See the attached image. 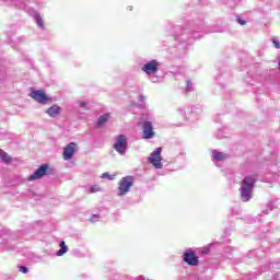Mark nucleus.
<instances>
[{
  "label": "nucleus",
  "instance_id": "obj_3",
  "mask_svg": "<svg viewBox=\"0 0 280 280\" xmlns=\"http://www.w3.org/2000/svg\"><path fill=\"white\" fill-rule=\"evenodd\" d=\"M161 152H163V149L158 148V149H155V151H153L151 153V155L148 159L149 163H151V165H153V167H155V170L163 168V163L161 162V161H163V158L161 156Z\"/></svg>",
  "mask_w": 280,
  "mask_h": 280
},
{
  "label": "nucleus",
  "instance_id": "obj_20",
  "mask_svg": "<svg viewBox=\"0 0 280 280\" xmlns=\"http://www.w3.org/2000/svg\"><path fill=\"white\" fill-rule=\"evenodd\" d=\"M20 272H23V275H27L28 270H27V267L25 266H20Z\"/></svg>",
  "mask_w": 280,
  "mask_h": 280
},
{
  "label": "nucleus",
  "instance_id": "obj_18",
  "mask_svg": "<svg viewBox=\"0 0 280 280\" xmlns=\"http://www.w3.org/2000/svg\"><path fill=\"white\" fill-rule=\"evenodd\" d=\"M271 43L273 44L276 49H280V42H279V39H277V37H272Z\"/></svg>",
  "mask_w": 280,
  "mask_h": 280
},
{
  "label": "nucleus",
  "instance_id": "obj_14",
  "mask_svg": "<svg viewBox=\"0 0 280 280\" xmlns=\"http://www.w3.org/2000/svg\"><path fill=\"white\" fill-rule=\"evenodd\" d=\"M109 118H110V114H104L103 116H101L97 121L98 126L100 127L104 126V124H106Z\"/></svg>",
  "mask_w": 280,
  "mask_h": 280
},
{
  "label": "nucleus",
  "instance_id": "obj_4",
  "mask_svg": "<svg viewBox=\"0 0 280 280\" xmlns=\"http://www.w3.org/2000/svg\"><path fill=\"white\" fill-rule=\"evenodd\" d=\"M30 97L38 104H49V97H47V94L43 90L31 91Z\"/></svg>",
  "mask_w": 280,
  "mask_h": 280
},
{
  "label": "nucleus",
  "instance_id": "obj_13",
  "mask_svg": "<svg viewBox=\"0 0 280 280\" xmlns=\"http://www.w3.org/2000/svg\"><path fill=\"white\" fill-rule=\"evenodd\" d=\"M0 159L4 163H12V158L3 150L0 149Z\"/></svg>",
  "mask_w": 280,
  "mask_h": 280
},
{
  "label": "nucleus",
  "instance_id": "obj_6",
  "mask_svg": "<svg viewBox=\"0 0 280 280\" xmlns=\"http://www.w3.org/2000/svg\"><path fill=\"white\" fill-rule=\"evenodd\" d=\"M126 148H128V140L126 139V136L119 135L116 143L114 144V150H116L118 154H126Z\"/></svg>",
  "mask_w": 280,
  "mask_h": 280
},
{
  "label": "nucleus",
  "instance_id": "obj_22",
  "mask_svg": "<svg viewBox=\"0 0 280 280\" xmlns=\"http://www.w3.org/2000/svg\"><path fill=\"white\" fill-rule=\"evenodd\" d=\"M80 106H81V108H86V103L82 102V103L80 104Z\"/></svg>",
  "mask_w": 280,
  "mask_h": 280
},
{
  "label": "nucleus",
  "instance_id": "obj_5",
  "mask_svg": "<svg viewBox=\"0 0 280 280\" xmlns=\"http://www.w3.org/2000/svg\"><path fill=\"white\" fill-rule=\"evenodd\" d=\"M78 151V143L70 142L63 148L62 159L63 161H71L73 159V155Z\"/></svg>",
  "mask_w": 280,
  "mask_h": 280
},
{
  "label": "nucleus",
  "instance_id": "obj_17",
  "mask_svg": "<svg viewBox=\"0 0 280 280\" xmlns=\"http://www.w3.org/2000/svg\"><path fill=\"white\" fill-rule=\"evenodd\" d=\"M101 178H108V180H115V175H110L108 173H103Z\"/></svg>",
  "mask_w": 280,
  "mask_h": 280
},
{
  "label": "nucleus",
  "instance_id": "obj_8",
  "mask_svg": "<svg viewBox=\"0 0 280 280\" xmlns=\"http://www.w3.org/2000/svg\"><path fill=\"white\" fill-rule=\"evenodd\" d=\"M48 170L49 165L43 164L28 177V180H38L39 178H43V176H47Z\"/></svg>",
  "mask_w": 280,
  "mask_h": 280
},
{
  "label": "nucleus",
  "instance_id": "obj_11",
  "mask_svg": "<svg viewBox=\"0 0 280 280\" xmlns=\"http://www.w3.org/2000/svg\"><path fill=\"white\" fill-rule=\"evenodd\" d=\"M46 113L49 117H58V115L62 113V108L58 105H52L46 110Z\"/></svg>",
  "mask_w": 280,
  "mask_h": 280
},
{
  "label": "nucleus",
  "instance_id": "obj_12",
  "mask_svg": "<svg viewBox=\"0 0 280 280\" xmlns=\"http://www.w3.org/2000/svg\"><path fill=\"white\" fill-rule=\"evenodd\" d=\"M60 250L57 252V257H62V255H65V253H67L69 250V247H67V245L65 244V241H61L60 244Z\"/></svg>",
  "mask_w": 280,
  "mask_h": 280
},
{
  "label": "nucleus",
  "instance_id": "obj_9",
  "mask_svg": "<svg viewBox=\"0 0 280 280\" xmlns=\"http://www.w3.org/2000/svg\"><path fill=\"white\" fill-rule=\"evenodd\" d=\"M142 71H144V73H147L148 75L158 73L159 72V61H156V60L149 61L148 63H145L142 67Z\"/></svg>",
  "mask_w": 280,
  "mask_h": 280
},
{
  "label": "nucleus",
  "instance_id": "obj_1",
  "mask_svg": "<svg viewBox=\"0 0 280 280\" xmlns=\"http://www.w3.org/2000/svg\"><path fill=\"white\" fill-rule=\"evenodd\" d=\"M256 180L257 176L255 175H248L243 179L241 186V200L243 202H248L253 198V187H255Z\"/></svg>",
  "mask_w": 280,
  "mask_h": 280
},
{
  "label": "nucleus",
  "instance_id": "obj_19",
  "mask_svg": "<svg viewBox=\"0 0 280 280\" xmlns=\"http://www.w3.org/2000/svg\"><path fill=\"white\" fill-rule=\"evenodd\" d=\"M100 191V186L94 185L90 188V194H97Z\"/></svg>",
  "mask_w": 280,
  "mask_h": 280
},
{
  "label": "nucleus",
  "instance_id": "obj_16",
  "mask_svg": "<svg viewBox=\"0 0 280 280\" xmlns=\"http://www.w3.org/2000/svg\"><path fill=\"white\" fill-rule=\"evenodd\" d=\"M36 19V23L39 27H43L44 23H43V18L40 16V14H36L35 15Z\"/></svg>",
  "mask_w": 280,
  "mask_h": 280
},
{
  "label": "nucleus",
  "instance_id": "obj_23",
  "mask_svg": "<svg viewBox=\"0 0 280 280\" xmlns=\"http://www.w3.org/2000/svg\"><path fill=\"white\" fill-rule=\"evenodd\" d=\"M97 219V218H100V215H97V214H94L92 218H91V222H93V219Z\"/></svg>",
  "mask_w": 280,
  "mask_h": 280
},
{
  "label": "nucleus",
  "instance_id": "obj_10",
  "mask_svg": "<svg viewBox=\"0 0 280 280\" xmlns=\"http://www.w3.org/2000/svg\"><path fill=\"white\" fill-rule=\"evenodd\" d=\"M143 139H152L154 137V127L151 121L143 122Z\"/></svg>",
  "mask_w": 280,
  "mask_h": 280
},
{
  "label": "nucleus",
  "instance_id": "obj_2",
  "mask_svg": "<svg viewBox=\"0 0 280 280\" xmlns=\"http://www.w3.org/2000/svg\"><path fill=\"white\" fill-rule=\"evenodd\" d=\"M135 185V176H125L118 183V196H126Z\"/></svg>",
  "mask_w": 280,
  "mask_h": 280
},
{
  "label": "nucleus",
  "instance_id": "obj_15",
  "mask_svg": "<svg viewBox=\"0 0 280 280\" xmlns=\"http://www.w3.org/2000/svg\"><path fill=\"white\" fill-rule=\"evenodd\" d=\"M213 159H214V161H224L225 156H224V153H222V152H214Z\"/></svg>",
  "mask_w": 280,
  "mask_h": 280
},
{
  "label": "nucleus",
  "instance_id": "obj_7",
  "mask_svg": "<svg viewBox=\"0 0 280 280\" xmlns=\"http://www.w3.org/2000/svg\"><path fill=\"white\" fill-rule=\"evenodd\" d=\"M182 257L188 266H198L200 264L198 256L191 250L184 253Z\"/></svg>",
  "mask_w": 280,
  "mask_h": 280
},
{
  "label": "nucleus",
  "instance_id": "obj_21",
  "mask_svg": "<svg viewBox=\"0 0 280 280\" xmlns=\"http://www.w3.org/2000/svg\"><path fill=\"white\" fill-rule=\"evenodd\" d=\"M236 21L240 25H246V21L242 20L240 16L236 18Z\"/></svg>",
  "mask_w": 280,
  "mask_h": 280
}]
</instances>
